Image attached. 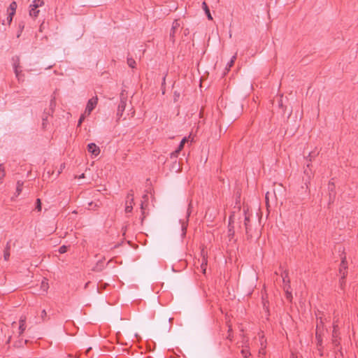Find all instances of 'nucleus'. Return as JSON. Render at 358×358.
Returning <instances> with one entry per match:
<instances>
[{
	"label": "nucleus",
	"mask_w": 358,
	"mask_h": 358,
	"mask_svg": "<svg viewBox=\"0 0 358 358\" xmlns=\"http://www.w3.org/2000/svg\"><path fill=\"white\" fill-rule=\"evenodd\" d=\"M241 354L244 358H249L250 353L247 350H242Z\"/></svg>",
	"instance_id": "obj_30"
},
{
	"label": "nucleus",
	"mask_w": 358,
	"mask_h": 358,
	"mask_svg": "<svg viewBox=\"0 0 358 358\" xmlns=\"http://www.w3.org/2000/svg\"><path fill=\"white\" fill-rule=\"evenodd\" d=\"M228 338H229V340H231V338L230 335L228 336Z\"/></svg>",
	"instance_id": "obj_52"
},
{
	"label": "nucleus",
	"mask_w": 358,
	"mask_h": 358,
	"mask_svg": "<svg viewBox=\"0 0 358 358\" xmlns=\"http://www.w3.org/2000/svg\"><path fill=\"white\" fill-rule=\"evenodd\" d=\"M92 205H93V203H92V202H91V203H89V206H92Z\"/></svg>",
	"instance_id": "obj_50"
},
{
	"label": "nucleus",
	"mask_w": 358,
	"mask_h": 358,
	"mask_svg": "<svg viewBox=\"0 0 358 358\" xmlns=\"http://www.w3.org/2000/svg\"><path fill=\"white\" fill-rule=\"evenodd\" d=\"M271 195V193L267 192L265 195V199H266V206L268 207V200H269V196Z\"/></svg>",
	"instance_id": "obj_37"
},
{
	"label": "nucleus",
	"mask_w": 358,
	"mask_h": 358,
	"mask_svg": "<svg viewBox=\"0 0 358 358\" xmlns=\"http://www.w3.org/2000/svg\"><path fill=\"white\" fill-rule=\"evenodd\" d=\"M46 315H47V313H46L45 310H43L41 311V318H42L43 320H44V318L46 317Z\"/></svg>",
	"instance_id": "obj_40"
},
{
	"label": "nucleus",
	"mask_w": 358,
	"mask_h": 358,
	"mask_svg": "<svg viewBox=\"0 0 358 358\" xmlns=\"http://www.w3.org/2000/svg\"><path fill=\"white\" fill-rule=\"evenodd\" d=\"M87 150L89 152H90L92 155H94L95 157L98 156L100 153L99 148L94 143H91L88 144Z\"/></svg>",
	"instance_id": "obj_4"
},
{
	"label": "nucleus",
	"mask_w": 358,
	"mask_h": 358,
	"mask_svg": "<svg viewBox=\"0 0 358 358\" xmlns=\"http://www.w3.org/2000/svg\"><path fill=\"white\" fill-rule=\"evenodd\" d=\"M206 266H207V260L205 258H203V262L201 264V270L203 273H206Z\"/></svg>",
	"instance_id": "obj_18"
},
{
	"label": "nucleus",
	"mask_w": 358,
	"mask_h": 358,
	"mask_svg": "<svg viewBox=\"0 0 358 358\" xmlns=\"http://www.w3.org/2000/svg\"><path fill=\"white\" fill-rule=\"evenodd\" d=\"M86 114H83L80 116V119L78 120V126L80 127L82 124V122H83V120H85V115Z\"/></svg>",
	"instance_id": "obj_35"
},
{
	"label": "nucleus",
	"mask_w": 358,
	"mask_h": 358,
	"mask_svg": "<svg viewBox=\"0 0 358 358\" xmlns=\"http://www.w3.org/2000/svg\"><path fill=\"white\" fill-rule=\"evenodd\" d=\"M134 201V194L133 193L130 192L127 195V200L126 201V206H125V212L127 213H131L133 210V206L131 205L132 202Z\"/></svg>",
	"instance_id": "obj_3"
},
{
	"label": "nucleus",
	"mask_w": 358,
	"mask_h": 358,
	"mask_svg": "<svg viewBox=\"0 0 358 358\" xmlns=\"http://www.w3.org/2000/svg\"><path fill=\"white\" fill-rule=\"evenodd\" d=\"M147 197H148L147 195H144V196H143L144 199H146Z\"/></svg>",
	"instance_id": "obj_54"
},
{
	"label": "nucleus",
	"mask_w": 358,
	"mask_h": 358,
	"mask_svg": "<svg viewBox=\"0 0 358 358\" xmlns=\"http://www.w3.org/2000/svg\"><path fill=\"white\" fill-rule=\"evenodd\" d=\"M236 59V55H234L231 59H230V61L228 62V64H227V67L226 69L229 71V69L234 65V62H235V60Z\"/></svg>",
	"instance_id": "obj_16"
},
{
	"label": "nucleus",
	"mask_w": 358,
	"mask_h": 358,
	"mask_svg": "<svg viewBox=\"0 0 358 358\" xmlns=\"http://www.w3.org/2000/svg\"><path fill=\"white\" fill-rule=\"evenodd\" d=\"M231 331V328L229 327V331Z\"/></svg>",
	"instance_id": "obj_55"
},
{
	"label": "nucleus",
	"mask_w": 358,
	"mask_h": 358,
	"mask_svg": "<svg viewBox=\"0 0 358 358\" xmlns=\"http://www.w3.org/2000/svg\"><path fill=\"white\" fill-rule=\"evenodd\" d=\"M13 69L20 67V58L18 57H15L13 58Z\"/></svg>",
	"instance_id": "obj_19"
},
{
	"label": "nucleus",
	"mask_w": 358,
	"mask_h": 358,
	"mask_svg": "<svg viewBox=\"0 0 358 358\" xmlns=\"http://www.w3.org/2000/svg\"><path fill=\"white\" fill-rule=\"evenodd\" d=\"M56 106V101H55V98L53 97L51 100H50V110L51 111V113H52L53 111H54V109H55V107Z\"/></svg>",
	"instance_id": "obj_20"
},
{
	"label": "nucleus",
	"mask_w": 358,
	"mask_h": 358,
	"mask_svg": "<svg viewBox=\"0 0 358 358\" xmlns=\"http://www.w3.org/2000/svg\"><path fill=\"white\" fill-rule=\"evenodd\" d=\"M306 158L307 159L308 158L309 161H311L312 160V153H309Z\"/></svg>",
	"instance_id": "obj_44"
},
{
	"label": "nucleus",
	"mask_w": 358,
	"mask_h": 358,
	"mask_svg": "<svg viewBox=\"0 0 358 358\" xmlns=\"http://www.w3.org/2000/svg\"><path fill=\"white\" fill-rule=\"evenodd\" d=\"M13 15H10V14L9 13L8 17H7V22L8 23L10 24L13 20Z\"/></svg>",
	"instance_id": "obj_39"
},
{
	"label": "nucleus",
	"mask_w": 358,
	"mask_h": 358,
	"mask_svg": "<svg viewBox=\"0 0 358 358\" xmlns=\"http://www.w3.org/2000/svg\"><path fill=\"white\" fill-rule=\"evenodd\" d=\"M323 326V320H322V317H320V322H317V331H316V335L317 336V334H318V331L319 329L322 327Z\"/></svg>",
	"instance_id": "obj_22"
},
{
	"label": "nucleus",
	"mask_w": 358,
	"mask_h": 358,
	"mask_svg": "<svg viewBox=\"0 0 358 358\" xmlns=\"http://www.w3.org/2000/svg\"><path fill=\"white\" fill-rule=\"evenodd\" d=\"M29 15L32 17H37L39 13V10L34 7H30Z\"/></svg>",
	"instance_id": "obj_15"
},
{
	"label": "nucleus",
	"mask_w": 358,
	"mask_h": 358,
	"mask_svg": "<svg viewBox=\"0 0 358 358\" xmlns=\"http://www.w3.org/2000/svg\"><path fill=\"white\" fill-rule=\"evenodd\" d=\"M244 225L245 228V233L248 236H250V217L246 215L245 216Z\"/></svg>",
	"instance_id": "obj_9"
},
{
	"label": "nucleus",
	"mask_w": 358,
	"mask_h": 358,
	"mask_svg": "<svg viewBox=\"0 0 358 358\" xmlns=\"http://www.w3.org/2000/svg\"><path fill=\"white\" fill-rule=\"evenodd\" d=\"M19 28L20 29V31L24 29V24L22 23L19 24Z\"/></svg>",
	"instance_id": "obj_43"
},
{
	"label": "nucleus",
	"mask_w": 358,
	"mask_h": 358,
	"mask_svg": "<svg viewBox=\"0 0 358 358\" xmlns=\"http://www.w3.org/2000/svg\"><path fill=\"white\" fill-rule=\"evenodd\" d=\"M202 8H203V9L205 11V13L206 14L208 19V20H213V17H212L211 14L210 13V10H209V8H208V6H207V4H206V3L205 1H203L202 3Z\"/></svg>",
	"instance_id": "obj_10"
},
{
	"label": "nucleus",
	"mask_w": 358,
	"mask_h": 358,
	"mask_svg": "<svg viewBox=\"0 0 358 358\" xmlns=\"http://www.w3.org/2000/svg\"><path fill=\"white\" fill-rule=\"evenodd\" d=\"M285 296H286V299L287 300H289V301H292V294L291 290L290 291H285Z\"/></svg>",
	"instance_id": "obj_29"
},
{
	"label": "nucleus",
	"mask_w": 358,
	"mask_h": 358,
	"mask_svg": "<svg viewBox=\"0 0 358 358\" xmlns=\"http://www.w3.org/2000/svg\"><path fill=\"white\" fill-rule=\"evenodd\" d=\"M41 287V289H43V292H47V290H48L49 287H48V283L46 279H44L42 281Z\"/></svg>",
	"instance_id": "obj_17"
},
{
	"label": "nucleus",
	"mask_w": 358,
	"mask_h": 358,
	"mask_svg": "<svg viewBox=\"0 0 358 358\" xmlns=\"http://www.w3.org/2000/svg\"><path fill=\"white\" fill-rule=\"evenodd\" d=\"M328 189H329V191L330 192L329 196L331 198V196H332L331 192H333L334 189V184L331 183V182H329V185H328Z\"/></svg>",
	"instance_id": "obj_26"
},
{
	"label": "nucleus",
	"mask_w": 358,
	"mask_h": 358,
	"mask_svg": "<svg viewBox=\"0 0 358 358\" xmlns=\"http://www.w3.org/2000/svg\"><path fill=\"white\" fill-rule=\"evenodd\" d=\"M333 328H334V329H333L332 336H333V338H335V337H337V332H338V326L334 323V326H333Z\"/></svg>",
	"instance_id": "obj_24"
},
{
	"label": "nucleus",
	"mask_w": 358,
	"mask_h": 358,
	"mask_svg": "<svg viewBox=\"0 0 358 358\" xmlns=\"http://www.w3.org/2000/svg\"><path fill=\"white\" fill-rule=\"evenodd\" d=\"M292 358H294V357H292Z\"/></svg>",
	"instance_id": "obj_57"
},
{
	"label": "nucleus",
	"mask_w": 358,
	"mask_h": 358,
	"mask_svg": "<svg viewBox=\"0 0 358 358\" xmlns=\"http://www.w3.org/2000/svg\"><path fill=\"white\" fill-rule=\"evenodd\" d=\"M346 268H347V266H346V262H345V258H343L341 263L340 273H342L343 269H345Z\"/></svg>",
	"instance_id": "obj_23"
},
{
	"label": "nucleus",
	"mask_w": 358,
	"mask_h": 358,
	"mask_svg": "<svg viewBox=\"0 0 358 358\" xmlns=\"http://www.w3.org/2000/svg\"><path fill=\"white\" fill-rule=\"evenodd\" d=\"M287 280H289L288 278V273L285 271L284 274L282 275V281H283L284 285L287 284Z\"/></svg>",
	"instance_id": "obj_31"
},
{
	"label": "nucleus",
	"mask_w": 358,
	"mask_h": 358,
	"mask_svg": "<svg viewBox=\"0 0 358 358\" xmlns=\"http://www.w3.org/2000/svg\"><path fill=\"white\" fill-rule=\"evenodd\" d=\"M120 103L117 106L116 117H117V122L120 120V119L123 115V112L124 111L126 106H127V96L124 95V91H122L120 96Z\"/></svg>",
	"instance_id": "obj_1"
},
{
	"label": "nucleus",
	"mask_w": 358,
	"mask_h": 358,
	"mask_svg": "<svg viewBox=\"0 0 358 358\" xmlns=\"http://www.w3.org/2000/svg\"><path fill=\"white\" fill-rule=\"evenodd\" d=\"M14 72L18 80L20 79L22 71L19 70V68L14 69Z\"/></svg>",
	"instance_id": "obj_32"
},
{
	"label": "nucleus",
	"mask_w": 358,
	"mask_h": 358,
	"mask_svg": "<svg viewBox=\"0 0 358 358\" xmlns=\"http://www.w3.org/2000/svg\"><path fill=\"white\" fill-rule=\"evenodd\" d=\"M84 177H85V174H84V173H83V174L80 176V178H84Z\"/></svg>",
	"instance_id": "obj_49"
},
{
	"label": "nucleus",
	"mask_w": 358,
	"mask_h": 358,
	"mask_svg": "<svg viewBox=\"0 0 358 358\" xmlns=\"http://www.w3.org/2000/svg\"><path fill=\"white\" fill-rule=\"evenodd\" d=\"M283 289L284 291H290L291 290V286H290V281L289 280H287V284H285L283 285Z\"/></svg>",
	"instance_id": "obj_25"
},
{
	"label": "nucleus",
	"mask_w": 358,
	"mask_h": 358,
	"mask_svg": "<svg viewBox=\"0 0 358 358\" xmlns=\"http://www.w3.org/2000/svg\"><path fill=\"white\" fill-rule=\"evenodd\" d=\"M232 222H233L232 217L230 216L229 222V230H228V237H229V240L233 238V237L234 236V226L232 225Z\"/></svg>",
	"instance_id": "obj_8"
},
{
	"label": "nucleus",
	"mask_w": 358,
	"mask_h": 358,
	"mask_svg": "<svg viewBox=\"0 0 358 358\" xmlns=\"http://www.w3.org/2000/svg\"><path fill=\"white\" fill-rule=\"evenodd\" d=\"M19 336H21L26 329V317L22 316L19 321Z\"/></svg>",
	"instance_id": "obj_6"
},
{
	"label": "nucleus",
	"mask_w": 358,
	"mask_h": 358,
	"mask_svg": "<svg viewBox=\"0 0 358 358\" xmlns=\"http://www.w3.org/2000/svg\"><path fill=\"white\" fill-rule=\"evenodd\" d=\"M180 26V24L179 22H178V20H175L173 22V25H172V29H171V33L170 34V36L171 37H173L174 36V33H175V30L176 29H177L178 27Z\"/></svg>",
	"instance_id": "obj_14"
},
{
	"label": "nucleus",
	"mask_w": 358,
	"mask_h": 358,
	"mask_svg": "<svg viewBox=\"0 0 358 358\" xmlns=\"http://www.w3.org/2000/svg\"><path fill=\"white\" fill-rule=\"evenodd\" d=\"M24 182L21 180H18L17 182V186H16V194L17 196L20 195L22 190V186Z\"/></svg>",
	"instance_id": "obj_11"
},
{
	"label": "nucleus",
	"mask_w": 358,
	"mask_h": 358,
	"mask_svg": "<svg viewBox=\"0 0 358 358\" xmlns=\"http://www.w3.org/2000/svg\"><path fill=\"white\" fill-rule=\"evenodd\" d=\"M16 8H17V3L15 1H13L9 6V9L10 10V15H15Z\"/></svg>",
	"instance_id": "obj_13"
},
{
	"label": "nucleus",
	"mask_w": 358,
	"mask_h": 358,
	"mask_svg": "<svg viewBox=\"0 0 358 358\" xmlns=\"http://www.w3.org/2000/svg\"><path fill=\"white\" fill-rule=\"evenodd\" d=\"M344 278H345V273H343V277H342V281L341 282V283H342L343 280L344 279Z\"/></svg>",
	"instance_id": "obj_47"
},
{
	"label": "nucleus",
	"mask_w": 358,
	"mask_h": 358,
	"mask_svg": "<svg viewBox=\"0 0 358 358\" xmlns=\"http://www.w3.org/2000/svg\"><path fill=\"white\" fill-rule=\"evenodd\" d=\"M10 336L8 338V341H7V343H8L10 341Z\"/></svg>",
	"instance_id": "obj_48"
},
{
	"label": "nucleus",
	"mask_w": 358,
	"mask_h": 358,
	"mask_svg": "<svg viewBox=\"0 0 358 358\" xmlns=\"http://www.w3.org/2000/svg\"><path fill=\"white\" fill-rule=\"evenodd\" d=\"M5 176V171L3 165L0 164V179L3 178Z\"/></svg>",
	"instance_id": "obj_33"
},
{
	"label": "nucleus",
	"mask_w": 358,
	"mask_h": 358,
	"mask_svg": "<svg viewBox=\"0 0 358 358\" xmlns=\"http://www.w3.org/2000/svg\"><path fill=\"white\" fill-rule=\"evenodd\" d=\"M97 103H98V97L96 96L90 99L87 101L86 108L85 110V114H87V115H90L91 112L94 110V108L97 105Z\"/></svg>",
	"instance_id": "obj_2"
},
{
	"label": "nucleus",
	"mask_w": 358,
	"mask_h": 358,
	"mask_svg": "<svg viewBox=\"0 0 358 358\" xmlns=\"http://www.w3.org/2000/svg\"><path fill=\"white\" fill-rule=\"evenodd\" d=\"M191 207H192V203L190 202L189 203L188 209H187V220L188 219L189 216L191 214ZM187 220L186 222L183 221L182 222V224H181V228H182V236H184L185 234L186 230H187Z\"/></svg>",
	"instance_id": "obj_5"
},
{
	"label": "nucleus",
	"mask_w": 358,
	"mask_h": 358,
	"mask_svg": "<svg viewBox=\"0 0 358 358\" xmlns=\"http://www.w3.org/2000/svg\"><path fill=\"white\" fill-rule=\"evenodd\" d=\"M67 251V247L66 245H62L59 248L58 252L60 254H64Z\"/></svg>",
	"instance_id": "obj_28"
},
{
	"label": "nucleus",
	"mask_w": 358,
	"mask_h": 358,
	"mask_svg": "<svg viewBox=\"0 0 358 358\" xmlns=\"http://www.w3.org/2000/svg\"><path fill=\"white\" fill-rule=\"evenodd\" d=\"M333 343L335 345H338V341L336 338V337L335 338H333V341H332Z\"/></svg>",
	"instance_id": "obj_41"
},
{
	"label": "nucleus",
	"mask_w": 358,
	"mask_h": 358,
	"mask_svg": "<svg viewBox=\"0 0 358 358\" xmlns=\"http://www.w3.org/2000/svg\"><path fill=\"white\" fill-rule=\"evenodd\" d=\"M5 250H7L8 251H9V250H10V244H9V243H7Z\"/></svg>",
	"instance_id": "obj_45"
},
{
	"label": "nucleus",
	"mask_w": 358,
	"mask_h": 358,
	"mask_svg": "<svg viewBox=\"0 0 358 358\" xmlns=\"http://www.w3.org/2000/svg\"><path fill=\"white\" fill-rule=\"evenodd\" d=\"M304 173H305L306 175H307V176H308V177L309 178H310L311 173H309V171H308V169H305V170H304Z\"/></svg>",
	"instance_id": "obj_42"
},
{
	"label": "nucleus",
	"mask_w": 358,
	"mask_h": 358,
	"mask_svg": "<svg viewBox=\"0 0 358 358\" xmlns=\"http://www.w3.org/2000/svg\"><path fill=\"white\" fill-rule=\"evenodd\" d=\"M43 4V0H34L32 3L30 5V7L39 8Z\"/></svg>",
	"instance_id": "obj_12"
},
{
	"label": "nucleus",
	"mask_w": 358,
	"mask_h": 358,
	"mask_svg": "<svg viewBox=\"0 0 358 358\" xmlns=\"http://www.w3.org/2000/svg\"><path fill=\"white\" fill-rule=\"evenodd\" d=\"M127 64L131 67V68H134L135 67V64H136V62L134 59L132 58H128L127 59Z\"/></svg>",
	"instance_id": "obj_21"
},
{
	"label": "nucleus",
	"mask_w": 358,
	"mask_h": 358,
	"mask_svg": "<svg viewBox=\"0 0 358 358\" xmlns=\"http://www.w3.org/2000/svg\"><path fill=\"white\" fill-rule=\"evenodd\" d=\"M15 345L17 347H21V342L20 341L19 343H16Z\"/></svg>",
	"instance_id": "obj_46"
},
{
	"label": "nucleus",
	"mask_w": 358,
	"mask_h": 358,
	"mask_svg": "<svg viewBox=\"0 0 358 358\" xmlns=\"http://www.w3.org/2000/svg\"><path fill=\"white\" fill-rule=\"evenodd\" d=\"M47 121H48V117L47 116L43 117V124H42V125H43V129L46 128V124H47L46 122H47Z\"/></svg>",
	"instance_id": "obj_38"
},
{
	"label": "nucleus",
	"mask_w": 358,
	"mask_h": 358,
	"mask_svg": "<svg viewBox=\"0 0 358 358\" xmlns=\"http://www.w3.org/2000/svg\"><path fill=\"white\" fill-rule=\"evenodd\" d=\"M228 338H229V340H231V338L230 335L228 336Z\"/></svg>",
	"instance_id": "obj_53"
},
{
	"label": "nucleus",
	"mask_w": 358,
	"mask_h": 358,
	"mask_svg": "<svg viewBox=\"0 0 358 358\" xmlns=\"http://www.w3.org/2000/svg\"><path fill=\"white\" fill-rule=\"evenodd\" d=\"M187 139L186 137L182 139L177 150H176L173 152L171 153V157H177L178 153L182 150L184 145L187 142Z\"/></svg>",
	"instance_id": "obj_7"
},
{
	"label": "nucleus",
	"mask_w": 358,
	"mask_h": 358,
	"mask_svg": "<svg viewBox=\"0 0 358 358\" xmlns=\"http://www.w3.org/2000/svg\"><path fill=\"white\" fill-rule=\"evenodd\" d=\"M36 209L38 211H41V199H36Z\"/></svg>",
	"instance_id": "obj_27"
},
{
	"label": "nucleus",
	"mask_w": 358,
	"mask_h": 358,
	"mask_svg": "<svg viewBox=\"0 0 358 358\" xmlns=\"http://www.w3.org/2000/svg\"><path fill=\"white\" fill-rule=\"evenodd\" d=\"M9 257H10V252L8 251L7 250H4V253H3V258H4V259L6 261L8 260Z\"/></svg>",
	"instance_id": "obj_34"
},
{
	"label": "nucleus",
	"mask_w": 358,
	"mask_h": 358,
	"mask_svg": "<svg viewBox=\"0 0 358 358\" xmlns=\"http://www.w3.org/2000/svg\"><path fill=\"white\" fill-rule=\"evenodd\" d=\"M141 209H143V203H141Z\"/></svg>",
	"instance_id": "obj_51"
},
{
	"label": "nucleus",
	"mask_w": 358,
	"mask_h": 358,
	"mask_svg": "<svg viewBox=\"0 0 358 358\" xmlns=\"http://www.w3.org/2000/svg\"><path fill=\"white\" fill-rule=\"evenodd\" d=\"M278 104L280 108H283V102H282V96L279 98V99L278 101Z\"/></svg>",
	"instance_id": "obj_36"
},
{
	"label": "nucleus",
	"mask_w": 358,
	"mask_h": 358,
	"mask_svg": "<svg viewBox=\"0 0 358 358\" xmlns=\"http://www.w3.org/2000/svg\"><path fill=\"white\" fill-rule=\"evenodd\" d=\"M309 166H310V164H307V168H309Z\"/></svg>",
	"instance_id": "obj_56"
}]
</instances>
